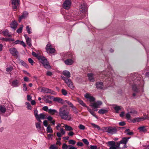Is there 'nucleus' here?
<instances>
[{
    "instance_id": "nucleus-1",
    "label": "nucleus",
    "mask_w": 149,
    "mask_h": 149,
    "mask_svg": "<svg viewBox=\"0 0 149 149\" xmlns=\"http://www.w3.org/2000/svg\"><path fill=\"white\" fill-rule=\"evenodd\" d=\"M59 115L62 119L70 121L71 119V115L70 113L67 106L65 105L59 109Z\"/></svg>"
},
{
    "instance_id": "nucleus-2",
    "label": "nucleus",
    "mask_w": 149,
    "mask_h": 149,
    "mask_svg": "<svg viewBox=\"0 0 149 149\" xmlns=\"http://www.w3.org/2000/svg\"><path fill=\"white\" fill-rule=\"evenodd\" d=\"M127 142L126 137L122 138V140L119 142H115L114 141H110L108 142V145L110 146L109 149H120V147L121 144H124L126 145Z\"/></svg>"
},
{
    "instance_id": "nucleus-3",
    "label": "nucleus",
    "mask_w": 149,
    "mask_h": 149,
    "mask_svg": "<svg viewBox=\"0 0 149 149\" xmlns=\"http://www.w3.org/2000/svg\"><path fill=\"white\" fill-rule=\"evenodd\" d=\"M39 61L41 62L44 67L47 69L51 68V67L49 64V63L47 61V59L44 57L40 55L37 58Z\"/></svg>"
},
{
    "instance_id": "nucleus-4",
    "label": "nucleus",
    "mask_w": 149,
    "mask_h": 149,
    "mask_svg": "<svg viewBox=\"0 0 149 149\" xmlns=\"http://www.w3.org/2000/svg\"><path fill=\"white\" fill-rule=\"evenodd\" d=\"M103 130L106 132L111 134H116L117 131V130L116 127H113L111 126L104 127H103Z\"/></svg>"
},
{
    "instance_id": "nucleus-5",
    "label": "nucleus",
    "mask_w": 149,
    "mask_h": 149,
    "mask_svg": "<svg viewBox=\"0 0 149 149\" xmlns=\"http://www.w3.org/2000/svg\"><path fill=\"white\" fill-rule=\"evenodd\" d=\"M40 91L44 93H50L52 95H56V93L51 89L45 87H41L39 88Z\"/></svg>"
},
{
    "instance_id": "nucleus-6",
    "label": "nucleus",
    "mask_w": 149,
    "mask_h": 149,
    "mask_svg": "<svg viewBox=\"0 0 149 149\" xmlns=\"http://www.w3.org/2000/svg\"><path fill=\"white\" fill-rule=\"evenodd\" d=\"M11 4L13 10L16 11L20 5V0H11Z\"/></svg>"
},
{
    "instance_id": "nucleus-7",
    "label": "nucleus",
    "mask_w": 149,
    "mask_h": 149,
    "mask_svg": "<svg viewBox=\"0 0 149 149\" xmlns=\"http://www.w3.org/2000/svg\"><path fill=\"white\" fill-rule=\"evenodd\" d=\"M71 4L70 0H65L63 3V8L67 9H69L70 7Z\"/></svg>"
},
{
    "instance_id": "nucleus-8",
    "label": "nucleus",
    "mask_w": 149,
    "mask_h": 149,
    "mask_svg": "<svg viewBox=\"0 0 149 149\" xmlns=\"http://www.w3.org/2000/svg\"><path fill=\"white\" fill-rule=\"evenodd\" d=\"M46 50L48 53L51 54L54 53L55 51V49L52 47V46L50 44H48L47 45Z\"/></svg>"
},
{
    "instance_id": "nucleus-9",
    "label": "nucleus",
    "mask_w": 149,
    "mask_h": 149,
    "mask_svg": "<svg viewBox=\"0 0 149 149\" xmlns=\"http://www.w3.org/2000/svg\"><path fill=\"white\" fill-rule=\"evenodd\" d=\"M87 9V6L85 3H81L80 6L79 10L83 13L86 11Z\"/></svg>"
},
{
    "instance_id": "nucleus-10",
    "label": "nucleus",
    "mask_w": 149,
    "mask_h": 149,
    "mask_svg": "<svg viewBox=\"0 0 149 149\" xmlns=\"http://www.w3.org/2000/svg\"><path fill=\"white\" fill-rule=\"evenodd\" d=\"M102 104V102L100 101H97L96 102L92 103L91 105L92 107L95 108H98Z\"/></svg>"
},
{
    "instance_id": "nucleus-11",
    "label": "nucleus",
    "mask_w": 149,
    "mask_h": 149,
    "mask_svg": "<svg viewBox=\"0 0 149 149\" xmlns=\"http://www.w3.org/2000/svg\"><path fill=\"white\" fill-rule=\"evenodd\" d=\"M84 97L86 98L89 99L90 102H93L95 100V98L92 96L90 94L86 93L84 95Z\"/></svg>"
},
{
    "instance_id": "nucleus-12",
    "label": "nucleus",
    "mask_w": 149,
    "mask_h": 149,
    "mask_svg": "<svg viewBox=\"0 0 149 149\" xmlns=\"http://www.w3.org/2000/svg\"><path fill=\"white\" fill-rule=\"evenodd\" d=\"M9 51L10 53L14 56H17L18 53L16 49L14 47L10 48L9 49Z\"/></svg>"
},
{
    "instance_id": "nucleus-13",
    "label": "nucleus",
    "mask_w": 149,
    "mask_h": 149,
    "mask_svg": "<svg viewBox=\"0 0 149 149\" xmlns=\"http://www.w3.org/2000/svg\"><path fill=\"white\" fill-rule=\"evenodd\" d=\"M28 15V13L27 12L25 11H24L22 15L19 16L18 21L19 22H21V20L23 19L26 18Z\"/></svg>"
},
{
    "instance_id": "nucleus-14",
    "label": "nucleus",
    "mask_w": 149,
    "mask_h": 149,
    "mask_svg": "<svg viewBox=\"0 0 149 149\" xmlns=\"http://www.w3.org/2000/svg\"><path fill=\"white\" fill-rule=\"evenodd\" d=\"M96 88L98 89H102L103 88V83L101 81L97 82L95 84Z\"/></svg>"
},
{
    "instance_id": "nucleus-15",
    "label": "nucleus",
    "mask_w": 149,
    "mask_h": 149,
    "mask_svg": "<svg viewBox=\"0 0 149 149\" xmlns=\"http://www.w3.org/2000/svg\"><path fill=\"white\" fill-rule=\"evenodd\" d=\"M65 83L67 84L68 87L71 89H72L74 88V87L73 85V83L70 79H69Z\"/></svg>"
},
{
    "instance_id": "nucleus-16",
    "label": "nucleus",
    "mask_w": 149,
    "mask_h": 149,
    "mask_svg": "<svg viewBox=\"0 0 149 149\" xmlns=\"http://www.w3.org/2000/svg\"><path fill=\"white\" fill-rule=\"evenodd\" d=\"M87 77L89 81L94 82L95 80L94 77V74L92 73H89L87 74Z\"/></svg>"
},
{
    "instance_id": "nucleus-17",
    "label": "nucleus",
    "mask_w": 149,
    "mask_h": 149,
    "mask_svg": "<svg viewBox=\"0 0 149 149\" xmlns=\"http://www.w3.org/2000/svg\"><path fill=\"white\" fill-rule=\"evenodd\" d=\"M132 89L136 93H138L140 91L139 85H137L136 84H134L132 86Z\"/></svg>"
},
{
    "instance_id": "nucleus-18",
    "label": "nucleus",
    "mask_w": 149,
    "mask_h": 149,
    "mask_svg": "<svg viewBox=\"0 0 149 149\" xmlns=\"http://www.w3.org/2000/svg\"><path fill=\"white\" fill-rule=\"evenodd\" d=\"M53 101L54 102H56L59 103L63 104L64 101L62 99L59 97H53Z\"/></svg>"
},
{
    "instance_id": "nucleus-19",
    "label": "nucleus",
    "mask_w": 149,
    "mask_h": 149,
    "mask_svg": "<svg viewBox=\"0 0 149 149\" xmlns=\"http://www.w3.org/2000/svg\"><path fill=\"white\" fill-rule=\"evenodd\" d=\"M138 130H139L140 133L146 132L147 131V130L146 128V126H140L138 128Z\"/></svg>"
},
{
    "instance_id": "nucleus-20",
    "label": "nucleus",
    "mask_w": 149,
    "mask_h": 149,
    "mask_svg": "<svg viewBox=\"0 0 149 149\" xmlns=\"http://www.w3.org/2000/svg\"><path fill=\"white\" fill-rule=\"evenodd\" d=\"M19 85V81L17 79L14 80L12 83V86L14 87H17Z\"/></svg>"
},
{
    "instance_id": "nucleus-21",
    "label": "nucleus",
    "mask_w": 149,
    "mask_h": 149,
    "mask_svg": "<svg viewBox=\"0 0 149 149\" xmlns=\"http://www.w3.org/2000/svg\"><path fill=\"white\" fill-rule=\"evenodd\" d=\"M65 63L67 65H71L74 63V61L71 59H67L64 61Z\"/></svg>"
},
{
    "instance_id": "nucleus-22",
    "label": "nucleus",
    "mask_w": 149,
    "mask_h": 149,
    "mask_svg": "<svg viewBox=\"0 0 149 149\" xmlns=\"http://www.w3.org/2000/svg\"><path fill=\"white\" fill-rule=\"evenodd\" d=\"M6 111V108L4 105H0V113H4Z\"/></svg>"
},
{
    "instance_id": "nucleus-23",
    "label": "nucleus",
    "mask_w": 149,
    "mask_h": 149,
    "mask_svg": "<svg viewBox=\"0 0 149 149\" xmlns=\"http://www.w3.org/2000/svg\"><path fill=\"white\" fill-rule=\"evenodd\" d=\"M10 25L11 28L13 29H15L17 27V23L16 22L14 21L12 22Z\"/></svg>"
},
{
    "instance_id": "nucleus-24",
    "label": "nucleus",
    "mask_w": 149,
    "mask_h": 149,
    "mask_svg": "<svg viewBox=\"0 0 149 149\" xmlns=\"http://www.w3.org/2000/svg\"><path fill=\"white\" fill-rule=\"evenodd\" d=\"M63 74L68 78H69L70 77V72L67 70H64L63 72Z\"/></svg>"
},
{
    "instance_id": "nucleus-25",
    "label": "nucleus",
    "mask_w": 149,
    "mask_h": 149,
    "mask_svg": "<svg viewBox=\"0 0 149 149\" xmlns=\"http://www.w3.org/2000/svg\"><path fill=\"white\" fill-rule=\"evenodd\" d=\"M48 112L52 115H54L55 113H57V111L55 109H48Z\"/></svg>"
},
{
    "instance_id": "nucleus-26",
    "label": "nucleus",
    "mask_w": 149,
    "mask_h": 149,
    "mask_svg": "<svg viewBox=\"0 0 149 149\" xmlns=\"http://www.w3.org/2000/svg\"><path fill=\"white\" fill-rule=\"evenodd\" d=\"M87 110L88 111L92 114L93 116L97 118V117L96 115L95 114V112L91 110V109H90L88 107H87Z\"/></svg>"
},
{
    "instance_id": "nucleus-27",
    "label": "nucleus",
    "mask_w": 149,
    "mask_h": 149,
    "mask_svg": "<svg viewBox=\"0 0 149 149\" xmlns=\"http://www.w3.org/2000/svg\"><path fill=\"white\" fill-rule=\"evenodd\" d=\"M42 96L43 97L42 98V100H44L46 102L50 104H52V102L49 100V99L47 98L45 96Z\"/></svg>"
},
{
    "instance_id": "nucleus-28",
    "label": "nucleus",
    "mask_w": 149,
    "mask_h": 149,
    "mask_svg": "<svg viewBox=\"0 0 149 149\" xmlns=\"http://www.w3.org/2000/svg\"><path fill=\"white\" fill-rule=\"evenodd\" d=\"M108 111L107 109H101L99 110L98 112L100 114H103L104 113H107Z\"/></svg>"
},
{
    "instance_id": "nucleus-29",
    "label": "nucleus",
    "mask_w": 149,
    "mask_h": 149,
    "mask_svg": "<svg viewBox=\"0 0 149 149\" xmlns=\"http://www.w3.org/2000/svg\"><path fill=\"white\" fill-rule=\"evenodd\" d=\"M26 42L28 46L31 47L32 46V44L31 43V38H27V39L26 40Z\"/></svg>"
},
{
    "instance_id": "nucleus-30",
    "label": "nucleus",
    "mask_w": 149,
    "mask_h": 149,
    "mask_svg": "<svg viewBox=\"0 0 149 149\" xmlns=\"http://www.w3.org/2000/svg\"><path fill=\"white\" fill-rule=\"evenodd\" d=\"M36 128L38 130H40L41 128V125L40 123H35Z\"/></svg>"
},
{
    "instance_id": "nucleus-31",
    "label": "nucleus",
    "mask_w": 149,
    "mask_h": 149,
    "mask_svg": "<svg viewBox=\"0 0 149 149\" xmlns=\"http://www.w3.org/2000/svg\"><path fill=\"white\" fill-rule=\"evenodd\" d=\"M46 131L47 133H52L53 132V130L51 127L49 126H48L47 127L46 129Z\"/></svg>"
},
{
    "instance_id": "nucleus-32",
    "label": "nucleus",
    "mask_w": 149,
    "mask_h": 149,
    "mask_svg": "<svg viewBox=\"0 0 149 149\" xmlns=\"http://www.w3.org/2000/svg\"><path fill=\"white\" fill-rule=\"evenodd\" d=\"M65 127L67 131H71L73 130V128L71 126L67 125H65Z\"/></svg>"
},
{
    "instance_id": "nucleus-33",
    "label": "nucleus",
    "mask_w": 149,
    "mask_h": 149,
    "mask_svg": "<svg viewBox=\"0 0 149 149\" xmlns=\"http://www.w3.org/2000/svg\"><path fill=\"white\" fill-rule=\"evenodd\" d=\"M114 110L116 111V113H119V111L121 110L120 107L119 106H116L114 107Z\"/></svg>"
},
{
    "instance_id": "nucleus-34",
    "label": "nucleus",
    "mask_w": 149,
    "mask_h": 149,
    "mask_svg": "<svg viewBox=\"0 0 149 149\" xmlns=\"http://www.w3.org/2000/svg\"><path fill=\"white\" fill-rule=\"evenodd\" d=\"M64 103L67 104L69 105V106L70 107H72L74 106L73 104L72 103H71L68 100H65L64 102Z\"/></svg>"
},
{
    "instance_id": "nucleus-35",
    "label": "nucleus",
    "mask_w": 149,
    "mask_h": 149,
    "mask_svg": "<svg viewBox=\"0 0 149 149\" xmlns=\"http://www.w3.org/2000/svg\"><path fill=\"white\" fill-rule=\"evenodd\" d=\"M45 115L43 113H40L39 115H38V117L39 118L44 119L45 118Z\"/></svg>"
},
{
    "instance_id": "nucleus-36",
    "label": "nucleus",
    "mask_w": 149,
    "mask_h": 149,
    "mask_svg": "<svg viewBox=\"0 0 149 149\" xmlns=\"http://www.w3.org/2000/svg\"><path fill=\"white\" fill-rule=\"evenodd\" d=\"M2 39L3 40L6 42L8 41H11L12 42H13L15 40L13 38H3Z\"/></svg>"
},
{
    "instance_id": "nucleus-37",
    "label": "nucleus",
    "mask_w": 149,
    "mask_h": 149,
    "mask_svg": "<svg viewBox=\"0 0 149 149\" xmlns=\"http://www.w3.org/2000/svg\"><path fill=\"white\" fill-rule=\"evenodd\" d=\"M23 26L22 25H21L20 27L17 30V32L18 33L22 32Z\"/></svg>"
},
{
    "instance_id": "nucleus-38",
    "label": "nucleus",
    "mask_w": 149,
    "mask_h": 149,
    "mask_svg": "<svg viewBox=\"0 0 149 149\" xmlns=\"http://www.w3.org/2000/svg\"><path fill=\"white\" fill-rule=\"evenodd\" d=\"M71 108L72 109V111H73L74 113L76 114H77L78 113V110L75 107L73 106Z\"/></svg>"
},
{
    "instance_id": "nucleus-39",
    "label": "nucleus",
    "mask_w": 149,
    "mask_h": 149,
    "mask_svg": "<svg viewBox=\"0 0 149 149\" xmlns=\"http://www.w3.org/2000/svg\"><path fill=\"white\" fill-rule=\"evenodd\" d=\"M26 29L28 33L30 34L32 33V32L30 31L31 30V28L29 27V25L27 26H26Z\"/></svg>"
},
{
    "instance_id": "nucleus-40",
    "label": "nucleus",
    "mask_w": 149,
    "mask_h": 149,
    "mask_svg": "<svg viewBox=\"0 0 149 149\" xmlns=\"http://www.w3.org/2000/svg\"><path fill=\"white\" fill-rule=\"evenodd\" d=\"M91 124L94 127L97 128L98 130H100V128L99 126L93 123H91Z\"/></svg>"
},
{
    "instance_id": "nucleus-41",
    "label": "nucleus",
    "mask_w": 149,
    "mask_h": 149,
    "mask_svg": "<svg viewBox=\"0 0 149 149\" xmlns=\"http://www.w3.org/2000/svg\"><path fill=\"white\" fill-rule=\"evenodd\" d=\"M61 93L62 94L65 96H66L67 94V91L64 89H62L61 90Z\"/></svg>"
},
{
    "instance_id": "nucleus-42",
    "label": "nucleus",
    "mask_w": 149,
    "mask_h": 149,
    "mask_svg": "<svg viewBox=\"0 0 149 149\" xmlns=\"http://www.w3.org/2000/svg\"><path fill=\"white\" fill-rule=\"evenodd\" d=\"M26 104L27 106L26 107L29 110H31V106L30 103L29 102H26Z\"/></svg>"
},
{
    "instance_id": "nucleus-43",
    "label": "nucleus",
    "mask_w": 149,
    "mask_h": 149,
    "mask_svg": "<svg viewBox=\"0 0 149 149\" xmlns=\"http://www.w3.org/2000/svg\"><path fill=\"white\" fill-rule=\"evenodd\" d=\"M79 103L82 106L87 107V106L85 104L84 102L81 100H78Z\"/></svg>"
},
{
    "instance_id": "nucleus-44",
    "label": "nucleus",
    "mask_w": 149,
    "mask_h": 149,
    "mask_svg": "<svg viewBox=\"0 0 149 149\" xmlns=\"http://www.w3.org/2000/svg\"><path fill=\"white\" fill-rule=\"evenodd\" d=\"M62 148L63 149H67L69 148V145L68 146L65 143H63V146H62Z\"/></svg>"
},
{
    "instance_id": "nucleus-45",
    "label": "nucleus",
    "mask_w": 149,
    "mask_h": 149,
    "mask_svg": "<svg viewBox=\"0 0 149 149\" xmlns=\"http://www.w3.org/2000/svg\"><path fill=\"white\" fill-rule=\"evenodd\" d=\"M82 141L85 144L87 145H88L89 144V142L87 139H82Z\"/></svg>"
},
{
    "instance_id": "nucleus-46",
    "label": "nucleus",
    "mask_w": 149,
    "mask_h": 149,
    "mask_svg": "<svg viewBox=\"0 0 149 149\" xmlns=\"http://www.w3.org/2000/svg\"><path fill=\"white\" fill-rule=\"evenodd\" d=\"M79 128L81 130H84L85 129V127L82 124H80L78 126Z\"/></svg>"
},
{
    "instance_id": "nucleus-47",
    "label": "nucleus",
    "mask_w": 149,
    "mask_h": 149,
    "mask_svg": "<svg viewBox=\"0 0 149 149\" xmlns=\"http://www.w3.org/2000/svg\"><path fill=\"white\" fill-rule=\"evenodd\" d=\"M34 115L36 118H38V111L37 109L35 110H34Z\"/></svg>"
},
{
    "instance_id": "nucleus-48",
    "label": "nucleus",
    "mask_w": 149,
    "mask_h": 149,
    "mask_svg": "<svg viewBox=\"0 0 149 149\" xmlns=\"http://www.w3.org/2000/svg\"><path fill=\"white\" fill-rule=\"evenodd\" d=\"M2 33L4 36H7V35H8V31L7 30H6L3 31L2 32Z\"/></svg>"
},
{
    "instance_id": "nucleus-49",
    "label": "nucleus",
    "mask_w": 149,
    "mask_h": 149,
    "mask_svg": "<svg viewBox=\"0 0 149 149\" xmlns=\"http://www.w3.org/2000/svg\"><path fill=\"white\" fill-rule=\"evenodd\" d=\"M69 143L72 144L74 145L76 143V141L73 140H70L69 141Z\"/></svg>"
},
{
    "instance_id": "nucleus-50",
    "label": "nucleus",
    "mask_w": 149,
    "mask_h": 149,
    "mask_svg": "<svg viewBox=\"0 0 149 149\" xmlns=\"http://www.w3.org/2000/svg\"><path fill=\"white\" fill-rule=\"evenodd\" d=\"M140 121H141V119L140 118H136L134 119L133 122L134 123L135 122H139Z\"/></svg>"
},
{
    "instance_id": "nucleus-51",
    "label": "nucleus",
    "mask_w": 149,
    "mask_h": 149,
    "mask_svg": "<svg viewBox=\"0 0 149 149\" xmlns=\"http://www.w3.org/2000/svg\"><path fill=\"white\" fill-rule=\"evenodd\" d=\"M28 61L32 65H33V63H34L33 61L31 58H28Z\"/></svg>"
},
{
    "instance_id": "nucleus-52",
    "label": "nucleus",
    "mask_w": 149,
    "mask_h": 149,
    "mask_svg": "<svg viewBox=\"0 0 149 149\" xmlns=\"http://www.w3.org/2000/svg\"><path fill=\"white\" fill-rule=\"evenodd\" d=\"M13 68L12 67H10L6 68V71L8 72H10L13 70Z\"/></svg>"
},
{
    "instance_id": "nucleus-53",
    "label": "nucleus",
    "mask_w": 149,
    "mask_h": 149,
    "mask_svg": "<svg viewBox=\"0 0 149 149\" xmlns=\"http://www.w3.org/2000/svg\"><path fill=\"white\" fill-rule=\"evenodd\" d=\"M23 90L24 91H26L27 90V88L25 84H23Z\"/></svg>"
},
{
    "instance_id": "nucleus-54",
    "label": "nucleus",
    "mask_w": 149,
    "mask_h": 149,
    "mask_svg": "<svg viewBox=\"0 0 149 149\" xmlns=\"http://www.w3.org/2000/svg\"><path fill=\"white\" fill-rule=\"evenodd\" d=\"M32 55L33 56H34L35 57H36L37 58H38L40 55L36 54V53L35 52H33L32 53Z\"/></svg>"
},
{
    "instance_id": "nucleus-55",
    "label": "nucleus",
    "mask_w": 149,
    "mask_h": 149,
    "mask_svg": "<svg viewBox=\"0 0 149 149\" xmlns=\"http://www.w3.org/2000/svg\"><path fill=\"white\" fill-rule=\"evenodd\" d=\"M130 113H131L133 115H135L137 114V111L134 110L131 111L130 112Z\"/></svg>"
},
{
    "instance_id": "nucleus-56",
    "label": "nucleus",
    "mask_w": 149,
    "mask_h": 149,
    "mask_svg": "<svg viewBox=\"0 0 149 149\" xmlns=\"http://www.w3.org/2000/svg\"><path fill=\"white\" fill-rule=\"evenodd\" d=\"M60 133L62 134V135H64L65 133V131H64V129L61 128L60 129Z\"/></svg>"
},
{
    "instance_id": "nucleus-57",
    "label": "nucleus",
    "mask_w": 149,
    "mask_h": 149,
    "mask_svg": "<svg viewBox=\"0 0 149 149\" xmlns=\"http://www.w3.org/2000/svg\"><path fill=\"white\" fill-rule=\"evenodd\" d=\"M49 149H57V148L54 145H52L50 147Z\"/></svg>"
},
{
    "instance_id": "nucleus-58",
    "label": "nucleus",
    "mask_w": 149,
    "mask_h": 149,
    "mask_svg": "<svg viewBox=\"0 0 149 149\" xmlns=\"http://www.w3.org/2000/svg\"><path fill=\"white\" fill-rule=\"evenodd\" d=\"M77 145L79 146H83V143L81 142H78L77 143Z\"/></svg>"
},
{
    "instance_id": "nucleus-59",
    "label": "nucleus",
    "mask_w": 149,
    "mask_h": 149,
    "mask_svg": "<svg viewBox=\"0 0 149 149\" xmlns=\"http://www.w3.org/2000/svg\"><path fill=\"white\" fill-rule=\"evenodd\" d=\"M68 149H77V148L73 146L69 145Z\"/></svg>"
},
{
    "instance_id": "nucleus-60",
    "label": "nucleus",
    "mask_w": 149,
    "mask_h": 149,
    "mask_svg": "<svg viewBox=\"0 0 149 149\" xmlns=\"http://www.w3.org/2000/svg\"><path fill=\"white\" fill-rule=\"evenodd\" d=\"M119 124L120 126H123L125 125V123L124 121L121 122L119 123Z\"/></svg>"
},
{
    "instance_id": "nucleus-61",
    "label": "nucleus",
    "mask_w": 149,
    "mask_h": 149,
    "mask_svg": "<svg viewBox=\"0 0 149 149\" xmlns=\"http://www.w3.org/2000/svg\"><path fill=\"white\" fill-rule=\"evenodd\" d=\"M126 117L127 119H130L131 117V116L129 113H127L126 114Z\"/></svg>"
},
{
    "instance_id": "nucleus-62",
    "label": "nucleus",
    "mask_w": 149,
    "mask_h": 149,
    "mask_svg": "<svg viewBox=\"0 0 149 149\" xmlns=\"http://www.w3.org/2000/svg\"><path fill=\"white\" fill-rule=\"evenodd\" d=\"M21 62V63L22 64V65L25 67H27V65L23 61H20Z\"/></svg>"
},
{
    "instance_id": "nucleus-63",
    "label": "nucleus",
    "mask_w": 149,
    "mask_h": 149,
    "mask_svg": "<svg viewBox=\"0 0 149 149\" xmlns=\"http://www.w3.org/2000/svg\"><path fill=\"white\" fill-rule=\"evenodd\" d=\"M43 125H44L46 127H47V126L48 125V123H47V121L46 120H44L43 121Z\"/></svg>"
},
{
    "instance_id": "nucleus-64",
    "label": "nucleus",
    "mask_w": 149,
    "mask_h": 149,
    "mask_svg": "<svg viewBox=\"0 0 149 149\" xmlns=\"http://www.w3.org/2000/svg\"><path fill=\"white\" fill-rule=\"evenodd\" d=\"M46 74L47 76H51L52 75V72H51L50 71H47V72Z\"/></svg>"
}]
</instances>
